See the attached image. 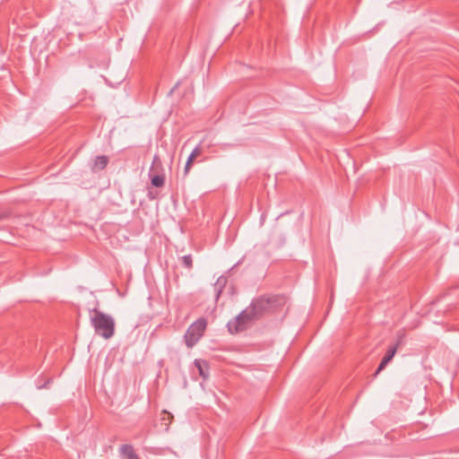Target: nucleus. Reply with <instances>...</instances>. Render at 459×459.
<instances>
[{
  "label": "nucleus",
  "mask_w": 459,
  "mask_h": 459,
  "mask_svg": "<svg viewBox=\"0 0 459 459\" xmlns=\"http://www.w3.org/2000/svg\"><path fill=\"white\" fill-rule=\"evenodd\" d=\"M91 325L97 335L108 340L115 334V320L108 314L93 308L91 310Z\"/></svg>",
  "instance_id": "obj_1"
},
{
  "label": "nucleus",
  "mask_w": 459,
  "mask_h": 459,
  "mask_svg": "<svg viewBox=\"0 0 459 459\" xmlns=\"http://www.w3.org/2000/svg\"><path fill=\"white\" fill-rule=\"evenodd\" d=\"M206 325L207 323L204 318H199L190 325L185 333V341L188 348H192L200 340L205 331Z\"/></svg>",
  "instance_id": "obj_2"
},
{
  "label": "nucleus",
  "mask_w": 459,
  "mask_h": 459,
  "mask_svg": "<svg viewBox=\"0 0 459 459\" xmlns=\"http://www.w3.org/2000/svg\"><path fill=\"white\" fill-rule=\"evenodd\" d=\"M254 320L250 310L247 307L234 319L230 320L227 326L230 333H238L245 331Z\"/></svg>",
  "instance_id": "obj_3"
},
{
  "label": "nucleus",
  "mask_w": 459,
  "mask_h": 459,
  "mask_svg": "<svg viewBox=\"0 0 459 459\" xmlns=\"http://www.w3.org/2000/svg\"><path fill=\"white\" fill-rule=\"evenodd\" d=\"M247 308L250 310L254 319L257 320L264 314L271 311L273 308V300L270 298L260 297L254 299Z\"/></svg>",
  "instance_id": "obj_4"
},
{
  "label": "nucleus",
  "mask_w": 459,
  "mask_h": 459,
  "mask_svg": "<svg viewBox=\"0 0 459 459\" xmlns=\"http://www.w3.org/2000/svg\"><path fill=\"white\" fill-rule=\"evenodd\" d=\"M396 351H397V346L389 347V349L387 350L384 358L382 359L380 364L378 365L376 374H378L380 371H382L386 367V365L393 359L394 356L396 353Z\"/></svg>",
  "instance_id": "obj_5"
},
{
  "label": "nucleus",
  "mask_w": 459,
  "mask_h": 459,
  "mask_svg": "<svg viewBox=\"0 0 459 459\" xmlns=\"http://www.w3.org/2000/svg\"><path fill=\"white\" fill-rule=\"evenodd\" d=\"M119 452L124 459H137L138 455L134 452L133 446L131 445H123L119 448Z\"/></svg>",
  "instance_id": "obj_6"
},
{
  "label": "nucleus",
  "mask_w": 459,
  "mask_h": 459,
  "mask_svg": "<svg viewBox=\"0 0 459 459\" xmlns=\"http://www.w3.org/2000/svg\"><path fill=\"white\" fill-rule=\"evenodd\" d=\"M195 365L197 368L200 376H202L204 379L208 377V365L204 360L195 359Z\"/></svg>",
  "instance_id": "obj_7"
},
{
  "label": "nucleus",
  "mask_w": 459,
  "mask_h": 459,
  "mask_svg": "<svg viewBox=\"0 0 459 459\" xmlns=\"http://www.w3.org/2000/svg\"><path fill=\"white\" fill-rule=\"evenodd\" d=\"M108 163V158L105 155L97 156L94 162V168L96 169H104Z\"/></svg>",
  "instance_id": "obj_8"
},
{
  "label": "nucleus",
  "mask_w": 459,
  "mask_h": 459,
  "mask_svg": "<svg viewBox=\"0 0 459 459\" xmlns=\"http://www.w3.org/2000/svg\"><path fill=\"white\" fill-rule=\"evenodd\" d=\"M165 177L163 175H155L152 178V184L156 187H161L164 186Z\"/></svg>",
  "instance_id": "obj_9"
},
{
  "label": "nucleus",
  "mask_w": 459,
  "mask_h": 459,
  "mask_svg": "<svg viewBox=\"0 0 459 459\" xmlns=\"http://www.w3.org/2000/svg\"><path fill=\"white\" fill-rule=\"evenodd\" d=\"M162 413L164 416L161 418V424L165 426V429H168L169 424L173 420V415L167 411H163Z\"/></svg>",
  "instance_id": "obj_10"
},
{
  "label": "nucleus",
  "mask_w": 459,
  "mask_h": 459,
  "mask_svg": "<svg viewBox=\"0 0 459 459\" xmlns=\"http://www.w3.org/2000/svg\"><path fill=\"white\" fill-rule=\"evenodd\" d=\"M181 262L183 266H185L187 269H191L193 266V259L191 255H186L181 257Z\"/></svg>",
  "instance_id": "obj_11"
},
{
  "label": "nucleus",
  "mask_w": 459,
  "mask_h": 459,
  "mask_svg": "<svg viewBox=\"0 0 459 459\" xmlns=\"http://www.w3.org/2000/svg\"><path fill=\"white\" fill-rule=\"evenodd\" d=\"M195 159V158L192 157L191 155L188 156L187 160L185 165V168H184V175L185 176H186L189 173Z\"/></svg>",
  "instance_id": "obj_12"
},
{
  "label": "nucleus",
  "mask_w": 459,
  "mask_h": 459,
  "mask_svg": "<svg viewBox=\"0 0 459 459\" xmlns=\"http://www.w3.org/2000/svg\"><path fill=\"white\" fill-rule=\"evenodd\" d=\"M202 153V148L201 145H197L190 153V155L194 158L198 157Z\"/></svg>",
  "instance_id": "obj_13"
},
{
  "label": "nucleus",
  "mask_w": 459,
  "mask_h": 459,
  "mask_svg": "<svg viewBox=\"0 0 459 459\" xmlns=\"http://www.w3.org/2000/svg\"><path fill=\"white\" fill-rule=\"evenodd\" d=\"M160 166H161V161H160V158L157 155H155L153 158V160H152V165L151 170L153 169L155 167H160Z\"/></svg>",
  "instance_id": "obj_14"
},
{
  "label": "nucleus",
  "mask_w": 459,
  "mask_h": 459,
  "mask_svg": "<svg viewBox=\"0 0 459 459\" xmlns=\"http://www.w3.org/2000/svg\"><path fill=\"white\" fill-rule=\"evenodd\" d=\"M179 85V82L176 83V85L174 86V88L171 90V91H175V89H177Z\"/></svg>",
  "instance_id": "obj_15"
},
{
  "label": "nucleus",
  "mask_w": 459,
  "mask_h": 459,
  "mask_svg": "<svg viewBox=\"0 0 459 459\" xmlns=\"http://www.w3.org/2000/svg\"><path fill=\"white\" fill-rule=\"evenodd\" d=\"M137 459H139V456L137 457Z\"/></svg>",
  "instance_id": "obj_16"
}]
</instances>
